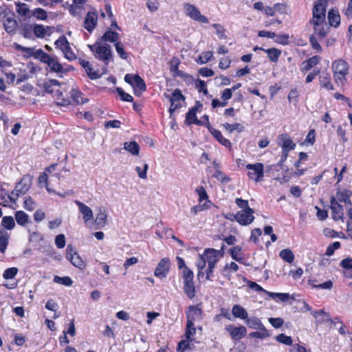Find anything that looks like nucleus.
Returning <instances> with one entry per match:
<instances>
[{"mask_svg":"<svg viewBox=\"0 0 352 352\" xmlns=\"http://www.w3.org/2000/svg\"><path fill=\"white\" fill-rule=\"evenodd\" d=\"M90 50L94 53L95 57L104 62L106 65L113 60V53L111 47L109 44L102 43L100 41H98L95 44L88 45Z\"/></svg>","mask_w":352,"mask_h":352,"instance_id":"f257e3e1","label":"nucleus"},{"mask_svg":"<svg viewBox=\"0 0 352 352\" xmlns=\"http://www.w3.org/2000/svg\"><path fill=\"white\" fill-rule=\"evenodd\" d=\"M182 277L184 279V292L190 299L195 297V288L193 283V272L188 267H185L182 271Z\"/></svg>","mask_w":352,"mask_h":352,"instance_id":"f03ea898","label":"nucleus"},{"mask_svg":"<svg viewBox=\"0 0 352 352\" xmlns=\"http://www.w3.org/2000/svg\"><path fill=\"white\" fill-rule=\"evenodd\" d=\"M332 69L336 82L342 84L349 72L347 63L342 59L337 60L333 63Z\"/></svg>","mask_w":352,"mask_h":352,"instance_id":"7ed1b4c3","label":"nucleus"},{"mask_svg":"<svg viewBox=\"0 0 352 352\" xmlns=\"http://www.w3.org/2000/svg\"><path fill=\"white\" fill-rule=\"evenodd\" d=\"M32 177L30 175H25L16 184L14 189L11 192V195H15L16 199L25 195L32 186Z\"/></svg>","mask_w":352,"mask_h":352,"instance_id":"20e7f679","label":"nucleus"},{"mask_svg":"<svg viewBox=\"0 0 352 352\" xmlns=\"http://www.w3.org/2000/svg\"><path fill=\"white\" fill-rule=\"evenodd\" d=\"M326 0H319L313 8V19L311 21L314 25H320L325 19V5Z\"/></svg>","mask_w":352,"mask_h":352,"instance_id":"39448f33","label":"nucleus"},{"mask_svg":"<svg viewBox=\"0 0 352 352\" xmlns=\"http://www.w3.org/2000/svg\"><path fill=\"white\" fill-rule=\"evenodd\" d=\"M184 8L186 15L190 16L192 20L203 23H208V18L202 15L198 8H197L195 6L190 3H185L184 5Z\"/></svg>","mask_w":352,"mask_h":352,"instance_id":"423d86ee","label":"nucleus"},{"mask_svg":"<svg viewBox=\"0 0 352 352\" xmlns=\"http://www.w3.org/2000/svg\"><path fill=\"white\" fill-rule=\"evenodd\" d=\"M246 168L251 170L248 174L250 179H254L256 182L262 180L264 176V166L262 163L249 164L246 165Z\"/></svg>","mask_w":352,"mask_h":352,"instance_id":"0eeeda50","label":"nucleus"},{"mask_svg":"<svg viewBox=\"0 0 352 352\" xmlns=\"http://www.w3.org/2000/svg\"><path fill=\"white\" fill-rule=\"evenodd\" d=\"M66 257L74 266L77 267L79 269H82L85 267L83 261L72 245H68L67 246Z\"/></svg>","mask_w":352,"mask_h":352,"instance_id":"6e6552de","label":"nucleus"},{"mask_svg":"<svg viewBox=\"0 0 352 352\" xmlns=\"http://www.w3.org/2000/svg\"><path fill=\"white\" fill-rule=\"evenodd\" d=\"M223 248L224 245H222L221 250L208 248L204 251V256L206 258V263H208V266L215 267L216 263L219 260V256H222L223 254Z\"/></svg>","mask_w":352,"mask_h":352,"instance_id":"1a4fd4ad","label":"nucleus"},{"mask_svg":"<svg viewBox=\"0 0 352 352\" xmlns=\"http://www.w3.org/2000/svg\"><path fill=\"white\" fill-rule=\"evenodd\" d=\"M170 267V261L168 258H164L161 259L157 264V267L154 271V275L160 278H165Z\"/></svg>","mask_w":352,"mask_h":352,"instance_id":"9d476101","label":"nucleus"},{"mask_svg":"<svg viewBox=\"0 0 352 352\" xmlns=\"http://www.w3.org/2000/svg\"><path fill=\"white\" fill-rule=\"evenodd\" d=\"M277 144L281 146L282 151H290L296 147V144L287 133L280 134L277 138Z\"/></svg>","mask_w":352,"mask_h":352,"instance_id":"9b49d317","label":"nucleus"},{"mask_svg":"<svg viewBox=\"0 0 352 352\" xmlns=\"http://www.w3.org/2000/svg\"><path fill=\"white\" fill-rule=\"evenodd\" d=\"M98 23V14L96 10L89 11L85 16L84 28L89 32H91Z\"/></svg>","mask_w":352,"mask_h":352,"instance_id":"f8f14e48","label":"nucleus"},{"mask_svg":"<svg viewBox=\"0 0 352 352\" xmlns=\"http://www.w3.org/2000/svg\"><path fill=\"white\" fill-rule=\"evenodd\" d=\"M254 210L248 208V210H240L237 212L238 223L242 226L250 224L254 219Z\"/></svg>","mask_w":352,"mask_h":352,"instance_id":"ddd939ff","label":"nucleus"},{"mask_svg":"<svg viewBox=\"0 0 352 352\" xmlns=\"http://www.w3.org/2000/svg\"><path fill=\"white\" fill-rule=\"evenodd\" d=\"M226 329L234 340H239L243 338L247 333L246 328L244 326H239L236 327L230 324L228 325L226 327Z\"/></svg>","mask_w":352,"mask_h":352,"instance_id":"4468645a","label":"nucleus"},{"mask_svg":"<svg viewBox=\"0 0 352 352\" xmlns=\"http://www.w3.org/2000/svg\"><path fill=\"white\" fill-rule=\"evenodd\" d=\"M79 63L80 65L85 69L89 78L91 80L98 79L101 77L98 71H94L90 63L87 60L80 58Z\"/></svg>","mask_w":352,"mask_h":352,"instance_id":"2eb2a0df","label":"nucleus"},{"mask_svg":"<svg viewBox=\"0 0 352 352\" xmlns=\"http://www.w3.org/2000/svg\"><path fill=\"white\" fill-rule=\"evenodd\" d=\"M133 88L134 94L140 96L146 89L144 80L138 74L133 76Z\"/></svg>","mask_w":352,"mask_h":352,"instance_id":"dca6fc26","label":"nucleus"},{"mask_svg":"<svg viewBox=\"0 0 352 352\" xmlns=\"http://www.w3.org/2000/svg\"><path fill=\"white\" fill-rule=\"evenodd\" d=\"M75 204L78 206L80 213L83 215V219L85 223L93 219V212L89 206L80 201H76Z\"/></svg>","mask_w":352,"mask_h":352,"instance_id":"f3484780","label":"nucleus"},{"mask_svg":"<svg viewBox=\"0 0 352 352\" xmlns=\"http://www.w3.org/2000/svg\"><path fill=\"white\" fill-rule=\"evenodd\" d=\"M1 194L0 195V205L4 207H10V202H12L13 204H16V197H14V195H8L6 190L3 188H1Z\"/></svg>","mask_w":352,"mask_h":352,"instance_id":"a211bd4d","label":"nucleus"},{"mask_svg":"<svg viewBox=\"0 0 352 352\" xmlns=\"http://www.w3.org/2000/svg\"><path fill=\"white\" fill-rule=\"evenodd\" d=\"M201 316V309L198 308L197 306H190L186 312L187 320L194 322L197 319H199Z\"/></svg>","mask_w":352,"mask_h":352,"instance_id":"6ab92c4d","label":"nucleus"},{"mask_svg":"<svg viewBox=\"0 0 352 352\" xmlns=\"http://www.w3.org/2000/svg\"><path fill=\"white\" fill-rule=\"evenodd\" d=\"M209 131L222 145L225 146L226 147L231 146V143L230 140L225 138L221 134V131L214 129L213 127H209Z\"/></svg>","mask_w":352,"mask_h":352,"instance_id":"aec40b11","label":"nucleus"},{"mask_svg":"<svg viewBox=\"0 0 352 352\" xmlns=\"http://www.w3.org/2000/svg\"><path fill=\"white\" fill-rule=\"evenodd\" d=\"M328 21L331 26L337 28L340 23V16L337 10H331L328 13Z\"/></svg>","mask_w":352,"mask_h":352,"instance_id":"412c9836","label":"nucleus"},{"mask_svg":"<svg viewBox=\"0 0 352 352\" xmlns=\"http://www.w3.org/2000/svg\"><path fill=\"white\" fill-rule=\"evenodd\" d=\"M107 214L105 212V209L102 208H99V212L96 215L95 223L97 226V228H103L107 223Z\"/></svg>","mask_w":352,"mask_h":352,"instance_id":"4be33fe9","label":"nucleus"},{"mask_svg":"<svg viewBox=\"0 0 352 352\" xmlns=\"http://www.w3.org/2000/svg\"><path fill=\"white\" fill-rule=\"evenodd\" d=\"M232 314L234 318L246 320L248 316L247 311L239 305H234L232 309Z\"/></svg>","mask_w":352,"mask_h":352,"instance_id":"5701e85b","label":"nucleus"},{"mask_svg":"<svg viewBox=\"0 0 352 352\" xmlns=\"http://www.w3.org/2000/svg\"><path fill=\"white\" fill-rule=\"evenodd\" d=\"M320 60V56H314L311 58H309L308 60L304 61L302 63V65H303L302 72H307V71L310 70L312 67H314L317 64H318Z\"/></svg>","mask_w":352,"mask_h":352,"instance_id":"b1692460","label":"nucleus"},{"mask_svg":"<svg viewBox=\"0 0 352 352\" xmlns=\"http://www.w3.org/2000/svg\"><path fill=\"white\" fill-rule=\"evenodd\" d=\"M9 236L7 231L0 228V252H5L8 244Z\"/></svg>","mask_w":352,"mask_h":352,"instance_id":"393cba45","label":"nucleus"},{"mask_svg":"<svg viewBox=\"0 0 352 352\" xmlns=\"http://www.w3.org/2000/svg\"><path fill=\"white\" fill-rule=\"evenodd\" d=\"M16 26V21L10 17L7 18L3 23L4 29L9 34H14Z\"/></svg>","mask_w":352,"mask_h":352,"instance_id":"a878e982","label":"nucleus"},{"mask_svg":"<svg viewBox=\"0 0 352 352\" xmlns=\"http://www.w3.org/2000/svg\"><path fill=\"white\" fill-rule=\"evenodd\" d=\"M47 65L50 68V70L53 72L63 73L64 67L58 61L56 57H52V58L48 63Z\"/></svg>","mask_w":352,"mask_h":352,"instance_id":"bb28decb","label":"nucleus"},{"mask_svg":"<svg viewBox=\"0 0 352 352\" xmlns=\"http://www.w3.org/2000/svg\"><path fill=\"white\" fill-rule=\"evenodd\" d=\"M124 148L133 155H138L140 152V146L135 141L124 142Z\"/></svg>","mask_w":352,"mask_h":352,"instance_id":"cd10ccee","label":"nucleus"},{"mask_svg":"<svg viewBox=\"0 0 352 352\" xmlns=\"http://www.w3.org/2000/svg\"><path fill=\"white\" fill-rule=\"evenodd\" d=\"M71 97L77 104H82L88 101L87 98L82 97V94L78 89H73L71 92Z\"/></svg>","mask_w":352,"mask_h":352,"instance_id":"c85d7f7f","label":"nucleus"},{"mask_svg":"<svg viewBox=\"0 0 352 352\" xmlns=\"http://www.w3.org/2000/svg\"><path fill=\"white\" fill-rule=\"evenodd\" d=\"M186 124L188 125H190L192 124H195L199 126L204 125V122L201 120L197 119L196 113H192L191 111H188L186 115Z\"/></svg>","mask_w":352,"mask_h":352,"instance_id":"c756f323","label":"nucleus"},{"mask_svg":"<svg viewBox=\"0 0 352 352\" xmlns=\"http://www.w3.org/2000/svg\"><path fill=\"white\" fill-rule=\"evenodd\" d=\"M245 323L250 328L254 329H258L264 327L261 320L256 317H248L245 320Z\"/></svg>","mask_w":352,"mask_h":352,"instance_id":"7c9ffc66","label":"nucleus"},{"mask_svg":"<svg viewBox=\"0 0 352 352\" xmlns=\"http://www.w3.org/2000/svg\"><path fill=\"white\" fill-rule=\"evenodd\" d=\"M331 210L332 212V218L335 221H338L343 218L344 212L342 205L339 204L336 206L331 207Z\"/></svg>","mask_w":352,"mask_h":352,"instance_id":"2f4dec72","label":"nucleus"},{"mask_svg":"<svg viewBox=\"0 0 352 352\" xmlns=\"http://www.w3.org/2000/svg\"><path fill=\"white\" fill-rule=\"evenodd\" d=\"M279 256L283 260L287 261L289 263H293L294 260V253L290 249L288 248L282 250L280 252Z\"/></svg>","mask_w":352,"mask_h":352,"instance_id":"473e14b6","label":"nucleus"},{"mask_svg":"<svg viewBox=\"0 0 352 352\" xmlns=\"http://www.w3.org/2000/svg\"><path fill=\"white\" fill-rule=\"evenodd\" d=\"M15 219L18 224L25 226L29 220V216L23 211L19 210L15 213Z\"/></svg>","mask_w":352,"mask_h":352,"instance_id":"72a5a7b5","label":"nucleus"},{"mask_svg":"<svg viewBox=\"0 0 352 352\" xmlns=\"http://www.w3.org/2000/svg\"><path fill=\"white\" fill-rule=\"evenodd\" d=\"M119 38L118 33L116 32H113L111 30L107 31L103 36L101 37V41H109V42H116Z\"/></svg>","mask_w":352,"mask_h":352,"instance_id":"f704fd0d","label":"nucleus"},{"mask_svg":"<svg viewBox=\"0 0 352 352\" xmlns=\"http://www.w3.org/2000/svg\"><path fill=\"white\" fill-rule=\"evenodd\" d=\"M320 85L321 87L328 89H333V86L331 82V76L329 74H326L324 76H320Z\"/></svg>","mask_w":352,"mask_h":352,"instance_id":"c9c22d12","label":"nucleus"},{"mask_svg":"<svg viewBox=\"0 0 352 352\" xmlns=\"http://www.w3.org/2000/svg\"><path fill=\"white\" fill-rule=\"evenodd\" d=\"M265 52L267 54L269 59L272 62H276L280 55L281 52L276 48H270L265 50Z\"/></svg>","mask_w":352,"mask_h":352,"instance_id":"e433bc0d","label":"nucleus"},{"mask_svg":"<svg viewBox=\"0 0 352 352\" xmlns=\"http://www.w3.org/2000/svg\"><path fill=\"white\" fill-rule=\"evenodd\" d=\"M16 7V11L21 16H25L30 12V9L26 3L21 2H15Z\"/></svg>","mask_w":352,"mask_h":352,"instance_id":"4c0bfd02","label":"nucleus"},{"mask_svg":"<svg viewBox=\"0 0 352 352\" xmlns=\"http://www.w3.org/2000/svg\"><path fill=\"white\" fill-rule=\"evenodd\" d=\"M35 36L38 38H43L47 34V30L44 25L41 24H35L33 27Z\"/></svg>","mask_w":352,"mask_h":352,"instance_id":"58836bf2","label":"nucleus"},{"mask_svg":"<svg viewBox=\"0 0 352 352\" xmlns=\"http://www.w3.org/2000/svg\"><path fill=\"white\" fill-rule=\"evenodd\" d=\"M350 196H351V193L349 194L348 191H346V192H340V191H338L337 193H336V199H338V201L339 202H341V203H349V204H351V200H350Z\"/></svg>","mask_w":352,"mask_h":352,"instance_id":"ea45409f","label":"nucleus"},{"mask_svg":"<svg viewBox=\"0 0 352 352\" xmlns=\"http://www.w3.org/2000/svg\"><path fill=\"white\" fill-rule=\"evenodd\" d=\"M325 322H335L334 320H332L328 313L325 312L322 309L320 310V316L316 318V322L318 324H322Z\"/></svg>","mask_w":352,"mask_h":352,"instance_id":"a19ab883","label":"nucleus"},{"mask_svg":"<svg viewBox=\"0 0 352 352\" xmlns=\"http://www.w3.org/2000/svg\"><path fill=\"white\" fill-rule=\"evenodd\" d=\"M54 282L65 286H71L73 283L72 278L69 276L60 277L55 276L54 277Z\"/></svg>","mask_w":352,"mask_h":352,"instance_id":"79ce46f5","label":"nucleus"},{"mask_svg":"<svg viewBox=\"0 0 352 352\" xmlns=\"http://www.w3.org/2000/svg\"><path fill=\"white\" fill-rule=\"evenodd\" d=\"M258 329H260L261 331L251 332L250 333V336L251 338H256L260 339L265 338L270 336V334L265 327H263V328H259Z\"/></svg>","mask_w":352,"mask_h":352,"instance_id":"37998d69","label":"nucleus"},{"mask_svg":"<svg viewBox=\"0 0 352 352\" xmlns=\"http://www.w3.org/2000/svg\"><path fill=\"white\" fill-rule=\"evenodd\" d=\"M185 96L182 94V91L179 89H176L172 93L171 98H170V103H175L180 100H184Z\"/></svg>","mask_w":352,"mask_h":352,"instance_id":"c03bdc74","label":"nucleus"},{"mask_svg":"<svg viewBox=\"0 0 352 352\" xmlns=\"http://www.w3.org/2000/svg\"><path fill=\"white\" fill-rule=\"evenodd\" d=\"M193 322H194L192 321L187 320L185 336L188 340H192L191 337L195 333L196 331Z\"/></svg>","mask_w":352,"mask_h":352,"instance_id":"a18cd8bd","label":"nucleus"},{"mask_svg":"<svg viewBox=\"0 0 352 352\" xmlns=\"http://www.w3.org/2000/svg\"><path fill=\"white\" fill-rule=\"evenodd\" d=\"M1 225L8 230H12L14 228L15 223L12 217L6 216L2 219Z\"/></svg>","mask_w":352,"mask_h":352,"instance_id":"49530a36","label":"nucleus"},{"mask_svg":"<svg viewBox=\"0 0 352 352\" xmlns=\"http://www.w3.org/2000/svg\"><path fill=\"white\" fill-rule=\"evenodd\" d=\"M276 340L285 345L290 346L292 344V338L290 336L285 335L284 333H280L276 336Z\"/></svg>","mask_w":352,"mask_h":352,"instance_id":"de8ad7c7","label":"nucleus"},{"mask_svg":"<svg viewBox=\"0 0 352 352\" xmlns=\"http://www.w3.org/2000/svg\"><path fill=\"white\" fill-rule=\"evenodd\" d=\"M298 91L296 88H294L289 91L287 98L290 103H294V105H296L298 102Z\"/></svg>","mask_w":352,"mask_h":352,"instance_id":"09e8293b","label":"nucleus"},{"mask_svg":"<svg viewBox=\"0 0 352 352\" xmlns=\"http://www.w3.org/2000/svg\"><path fill=\"white\" fill-rule=\"evenodd\" d=\"M36 56L39 58L40 60L47 65L52 58V56L49 54L45 53L42 50H38L36 52Z\"/></svg>","mask_w":352,"mask_h":352,"instance_id":"8fccbe9b","label":"nucleus"},{"mask_svg":"<svg viewBox=\"0 0 352 352\" xmlns=\"http://www.w3.org/2000/svg\"><path fill=\"white\" fill-rule=\"evenodd\" d=\"M212 57V52H210V51L205 52L199 56L197 62L200 64H204V63H206Z\"/></svg>","mask_w":352,"mask_h":352,"instance_id":"3c124183","label":"nucleus"},{"mask_svg":"<svg viewBox=\"0 0 352 352\" xmlns=\"http://www.w3.org/2000/svg\"><path fill=\"white\" fill-rule=\"evenodd\" d=\"M195 88L199 91V92H203L205 96H207L208 94L206 82L201 79L196 80Z\"/></svg>","mask_w":352,"mask_h":352,"instance_id":"603ef678","label":"nucleus"},{"mask_svg":"<svg viewBox=\"0 0 352 352\" xmlns=\"http://www.w3.org/2000/svg\"><path fill=\"white\" fill-rule=\"evenodd\" d=\"M116 91L122 100L126 102H133V98L130 94L126 93L122 88L117 87Z\"/></svg>","mask_w":352,"mask_h":352,"instance_id":"864d4df0","label":"nucleus"},{"mask_svg":"<svg viewBox=\"0 0 352 352\" xmlns=\"http://www.w3.org/2000/svg\"><path fill=\"white\" fill-rule=\"evenodd\" d=\"M241 248L239 246H235L230 249V254L232 258L237 261L243 259L241 256Z\"/></svg>","mask_w":352,"mask_h":352,"instance_id":"5fc2aeb1","label":"nucleus"},{"mask_svg":"<svg viewBox=\"0 0 352 352\" xmlns=\"http://www.w3.org/2000/svg\"><path fill=\"white\" fill-rule=\"evenodd\" d=\"M213 177L220 181L222 184H227L230 181L229 177L226 176L222 171L215 170Z\"/></svg>","mask_w":352,"mask_h":352,"instance_id":"6e6d98bb","label":"nucleus"},{"mask_svg":"<svg viewBox=\"0 0 352 352\" xmlns=\"http://www.w3.org/2000/svg\"><path fill=\"white\" fill-rule=\"evenodd\" d=\"M314 33L318 35L320 38H324L328 33V28L324 27H319V25H314Z\"/></svg>","mask_w":352,"mask_h":352,"instance_id":"4d7b16f0","label":"nucleus"},{"mask_svg":"<svg viewBox=\"0 0 352 352\" xmlns=\"http://www.w3.org/2000/svg\"><path fill=\"white\" fill-rule=\"evenodd\" d=\"M33 16L40 20H45L47 17V12L42 8H35L33 11Z\"/></svg>","mask_w":352,"mask_h":352,"instance_id":"13d9d810","label":"nucleus"},{"mask_svg":"<svg viewBox=\"0 0 352 352\" xmlns=\"http://www.w3.org/2000/svg\"><path fill=\"white\" fill-rule=\"evenodd\" d=\"M17 272L18 270L16 267H10L4 271L3 277L5 279L13 278L16 275Z\"/></svg>","mask_w":352,"mask_h":352,"instance_id":"bf43d9fd","label":"nucleus"},{"mask_svg":"<svg viewBox=\"0 0 352 352\" xmlns=\"http://www.w3.org/2000/svg\"><path fill=\"white\" fill-rule=\"evenodd\" d=\"M270 296L272 298H278L282 302H286L289 298V294L287 293H273V292H267Z\"/></svg>","mask_w":352,"mask_h":352,"instance_id":"052dcab7","label":"nucleus"},{"mask_svg":"<svg viewBox=\"0 0 352 352\" xmlns=\"http://www.w3.org/2000/svg\"><path fill=\"white\" fill-rule=\"evenodd\" d=\"M116 50L119 54V56L122 59H126L127 58V54L124 51L123 44L121 42H116L115 43Z\"/></svg>","mask_w":352,"mask_h":352,"instance_id":"680f3d73","label":"nucleus"},{"mask_svg":"<svg viewBox=\"0 0 352 352\" xmlns=\"http://www.w3.org/2000/svg\"><path fill=\"white\" fill-rule=\"evenodd\" d=\"M55 45L57 47L60 48L63 51L65 47L69 45V42L65 36H60L58 40L56 41Z\"/></svg>","mask_w":352,"mask_h":352,"instance_id":"e2e57ef3","label":"nucleus"},{"mask_svg":"<svg viewBox=\"0 0 352 352\" xmlns=\"http://www.w3.org/2000/svg\"><path fill=\"white\" fill-rule=\"evenodd\" d=\"M24 208L30 211L33 210L36 208V203L31 197H25L24 201Z\"/></svg>","mask_w":352,"mask_h":352,"instance_id":"0e129e2a","label":"nucleus"},{"mask_svg":"<svg viewBox=\"0 0 352 352\" xmlns=\"http://www.w3.org/2000/svg\"><path fill=\"white\" fill-rule=\"evenodd\" d=\"M62 52L64 53L65 57L69 60H73L76 58V56L75 54L73 52L69 45L65 47V49Z\"/></svg>","mask_w":352,"mask_h":352,"instance_id":"69168bd1","label":"nucleus"},{"mask_svg":"<svg viewBox=\"0 0 352 352\" xmlns=\"http://www.w3.org/2000/svg\"><path fill=\"white\" fill-rule=\"evenodd\" d=\"M55 244L58 248H63L65 245V237L63 234H58L55 238Z\"/></svg>","mask_w":352,"mask_h":352,"instance_id":"338daca9","label":"nucleus"},{"mask_svg":"<svg viewBox=\"0 0 352 352\" xmlns=\"http://www.w3.org/2000/svg\"><path fill=\"white\" fill-rule=\"evenodd\" d=\"M340 247V243L338 241L333 242L332 244L329 245L326 250V254L327 256H331L333 254L335 250Z\"/></svg>","mask_w":352,"mask_h":352,"instance_id":"774afa93","label":"nucleus"}]
</instances>
